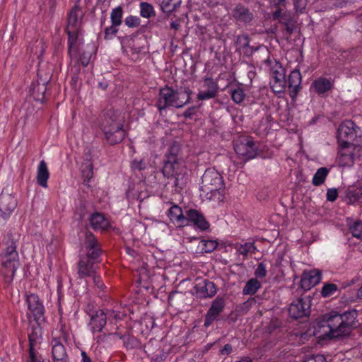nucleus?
Returning <instances> with one entry per match:
<instances>
[{"instance_id":"nucleus-64","label":"nucleus","mask_w":362,"mask_h":362,"mask_svg":"<svg viewBox=\"0 0 362 362\" xmlns=\"http://www.w3.org/2000/svg\"><path fill=\"white\" fill-rule=\"evenodd\" d=\"M83 175L85 177V180L89 181L90 179L93 177V171L92 168H90L87 173L83 170Z\"/></svg>"},{"instance_id":"nucleus-5","label":"nucleus","mask_w":362,"mask_h":362,"mask_svg":"<svg viewBox=\"0 0 362 362\" xmlns=\"http://www.w3.org/2000/svg\"><path fill=\"white\" fill-rule=\"evenodd\" d=\"M28 341L24 362H45L42 354V330L38 325L28 329Z\"/></svg>"},{"instance_id":"nucleus-10","label":"nucleus","mask_w":362,"mask_h":362,"mask_svg":"<svg viewBox=\"0 0 362 362\" xmlns=\"http://www.w3.org/2000/svg\"><path fill=\"white\" fill-rule=\"evenodd\" d=\"M84 239L81 249V255L90 257V259H98L102 250L95 236L89 230H86L83 232Z\"/></svg>"},{"instance_id":"nucleus-63","label":"nucleus","mask_w":362,"mask_h":362,"mask_svg":"<svg viewBox=\"0 0 362 362\" xmlns=\"http://www.w3.org/2000/svg\"><path fill=\"white\" fill-rule=\"evenodd\" d=\"M81 355V362H94L85 351H82Z\"/></svg>"},{"instance_id":"nucleus-45","label":"nucleus","mask_w":362,"mask_h":362,"mask_svg":"<svg viewBox=\"0 0 362 362\" xmlns=\"http://www.w3.org/2000/svg\"><path fill=\"white\" fill-rule=\"evenodd\" d=\"M204 85L208 90L218 93V83L211 78H206L204 81Z\"/></svg>"},{"instance_id":"nucleus-9","label":"nucleus","mask_w":362,"mask_h":362,"mask_svg":"<svg viewBox=\"0 0 362 362\" xmlns=\"http://www.w3.org/2000/svg\"><path fill=\"white\" fill-rule=\"evenodd\" d=\"M340 149L338 153L337 162L342 167H351L356 158L362 155V146L360 145H339Z\"/></svg>"},{"instance_id":"nucleus-30","label":"nucleus","mask_w":362,"mask_h":362,"mask_svg":"<svg viewBox=\"0 0 362 362\" xmlns=\"http://www.w3.org/2000/svg\"><path fill=\"white\" fill-rule=\"evenodd\" d=\"M182 0H160V7L161 11L169 16L173 12L177 11L182 4Z\"/></svg>"},{"instance_id":"nucleus-19","label":"nucleus","mask_w":362,"mask_h":362,"mask_svg":"<svg viewBox=\"0 0 362 362\" xmlns=\"http://www.w3.org/2000/svg\"><path fill=\"white\" fill-rule=\"evenodd\" d=\"M98 262L96 259L79 255V261L77 264L78 275L79 278L83 279L88 276H92L95 274L94 264Z\"/></svg>"},{"instance_id":"nucleus-56","label":"nucleus","mask_w":362,"mask_h":362,"mask_svg":"<svg viewBox=\"0 0 362 362\" xmlns=\"http://www.w3.org/2000/svg\"><path fill=\"white\" fill-rule=\"evenodd\" d=\"M135 339L133 337H131L129 334L126 336V338L124 339V346L127 348H133L135 345Z\"/></svg>"},{"instance_id":"nucleus-55","label":"nucleus","mask_w":362,"mask_h":362,"mask_svg":"<svg viewBox=\"0 0 362 362\" xmlns=\"http://www.w3.org/2000/svg\"><path fill=\"white\" fill-rule=\"evenodd\" d=\"M197 107L196 106H191L188 107L184 112L183 117L185 118L191 119L196 113Z\"/></svg>"},{"instance_id":"nucleus-20","label":"nucleus","mask_w":362,"mask_h":362,"mask_svg":"<svg viewBox=\"0 0 362 362\" xmlns=\"http://www.w3.org/2000/svg\"><path fill=\"white\" fill-rule=\"evenodd\" d=\"M17 206V201L11 194L1 192L0 194V213L3 218L12 214Z\"/></svg>"},{"instance_id":"nucleus-61","label":"nucleus","mask_w":362,"mask_h":362,"mask_svg":"<svg viewBox=\"0 0 362 362\" xmlns=\"http://www.w3.org/2000/svg\"><path fill=\"white\" fill-rule=\"evenodd\" d=\"M281 325V322L278 320H272L269 325V332H272L275 329L279 327Z\"/></svg>"},{"instance_id":"nucleus-27","label":"nucleus","mask_w":362,"mask_h":362,"mask_svg":"<svg viewBox=\"0 0 362 362\" xmlns=\"http://www.w3.org/2000/svg\"><path fill=\"white\" fill-rule=\"evenodd\" d=\"M333 87L334 84L330 79L322 76L313 81L311 84V88H313L319 95L325 94L331 90Z\"/></svg>"},{"instance_id":"nucleus-62","label":"nucleus","mask_w":362,"mask_h":362,"mask_svg":"<svg viewBox=\"0 0 362 362\" xmlns=\"http://www.w3.org/2000/svg\"><path fill=\"white\" fill-rule=\"evenodd\" d=\"M60 332L61 334L59 338H60L61 341L63 340L64 341L66 342L69 339L68 333L64 330L63 327H62Z\"/></svg>"},{"instance_id":"nucleus-57","label":"nucleus","mask_w":362,"mask_h":362,"mask_svg":"<svg viewBox=\"0 0 362 362\" xmlns=\"http://www.w3.org/2000/svg\"><path fill=\"white\" fill-rule=\"evenodd\" d=\"M165 358L166 354L163 350H159L158 354L152 358L151 362H163Z\"/></svg>"},{"instance_id":"nucleus-14","label":"nucleus","mask_w":362,"mask_h":362,"mask_svg":"<svg viewBox=\"0 0 362 362\" xmlns=\"http://www.w3.org/2000/svg\"><path fill=\"white\" fill-rule=\"evenodd\" d=\"M272 19L278 21L279 23L284 25V30L288 35L290 37L296 28V21L290 12L284 11L281 8L277 9L272 13Z\"/></svg>"},{"instance_id":"nucleus-53","label":"nucleus","mask_w":362,"mask_h":362,"mask_svg":"<svg viewBox=\"0 0 362 362\" xmlns=\"http://www.w3.org/2000/svg\"><path fill=\"white\" fill-rule=\"evenodd\" d=\"M90 59V53L83 52L80 54L79 62L83 65V66L85 67V66H87L88 64H89Z\"/></svg>"},{"instance_id":"nucleus-29","label":"nucleus","mask_w":362,"mask_h":362,"mask_svg":"<svg viewBox=\"0 0 362 362\" xmlns=\"http://www.w3.org/2000/svg\"><path fill=\"white\" fill-rule=\"evenodd\" d=\"M89 221L91 228L95 230H105L109 226L108 221L99 212L92 214L89 217Z\"/></svg>"},{"instance_id":"nucleus-50","label":"nucleus","mask_w":362,"mask_h":362,"mask_svg":"<svg viewBox=\"0 0 362 362\" xmlns=\"http://www.w3.org/2000/svg\"><path fill=\"white\" fill-rule=\"evenodd\" d=\"M250 39L247 35L237 36L235 44L242 45L243 47L249 46Z\"/></svg>"},{"instance_id":"nucleus-1","label":"nucleus","mask_w":362,"mask_h":362,"mask_svg":"<svg viewBox=\"0 0 362 362\" xmlns=\"http://www.w3.org/2000/svg\"><path fill=\"white\" fill-rule=\"evenodd\" d=\"M358 312L355 309L339 313L332 310L322 316L315 327L314 334L320 339L347 336L358 325Z\"/></svg>"},{"instance_id":"nucleus-37","label":"nucleus","mask_w":362,"mask_h":362,"mask_svg":"<svg viewBox=\"0 0 362 362\" xmlns=\"http://www.w3.org/2000/svg\"><path fill=\"white\" fill-rule=\"evenodd\" d=\"M329 173V169L325 167H322L317 169L315 173L312 183L314 186H320L324 183L327 175Z\"/></svg>"},{"instance_id":"nucleus-23","label":"nucleus","mask_w":362,"mask_h":362,"mask_svg":"<svg viewBox=\"0 0 362 362\" xmlns=\"http://www.w3.org/2000/svg\"><path fill=\"white\" fill-rule=\"evenodd\" d=\"M52 362H58L69 358L66 350L62 344L60 338H52Z\"/></svg>"},{"instance_id":"nucleus-6","label":"nucleus","mask_w":362,"mask_h":362,"mask_svg":"<svg viewBox=\"0 0 362 362\" xmlns=\"http://www.w3.org/2000/svg\"><path fill=\"white\" fill-rule=\"evenodd\" d=\"M101 129L105 135V139L110 145L122 142L125 136L122 124L116 119L115 116H110L109 113L105 116Z\"/></svg>"},{"instance_id":"nucleus-22","label":"nucleus","mask_w":362,"mask_h":362,"mask_svg":"<svg viewBox=\"0 0 362 362\" xmlns=\"http://www.w3.org/2000/svg\"><path fill=\"white\" fill-rule=\"evenodd\" d=\"M185 218L187 219V226L190 223H193L197 228L205 230L209 228V223L204 218V215L196 209H189L186 211Z\"/></svg>"},{"instance_id":"nucleus-2","label":"nucleus","mask_w":362,"mask_h":362,"mask_svg":"<svg viewBox=\"0 0 362 362\" xmlns=\"http://www.w3.org/2000/svg\"><path fill=\"white\" fill-rule=\"evenodd\" d=\"M192 91L189 88L174 90L172 87L165 86L159 90L156 106L161 113L169 107H183L189 103Z\"/></svg>"},{"instance_id":"nucleus-49","label":"nucleus","mask_w":362,"mask_h":362,"mask_svg":"<svg viewBox=\"0 0 362 362\" xmlns=\"http://www.w3.org/2000/svg\"><path fill=\"white\" fill-rule=\"evenodd\" d=\"M132 168L134 170H138L139 171H141L147 168V164L143 159H134L132 163Z\"/></svg>"},{"instance_id":"nucleus-3","label":"nucleus","mask_w":362,"mask_h":362,"mask_svg":"<svg viewBox=\"0 0 362 362\" xmlns=\"http://www.w3.org/2000/svg\"><path fill=\"white\" fill-rule=\"evenodd\" d=\"M202 195L206 199L222 201L224 197V182L221 174L214 168H207L202 177Z\"/></svg>"},{"instance_id":"nucleus-47","label":"nucleus","mask_w":362,"mask_h":362,"mask_svg":"<svg viewBox=\"0 0 362 362\" xmlns=\"http://www.w3.org/2000/svg\"><path fill=\"white\" fill-rule=\"evenodd\" d=\"M118 25H114L112 23L111 26L107 27L105 29V39H112L118 32V29L117 28Z\"/></svg>"},{"instance_id":"nucleus-34","label":"nucleus","mask_w":362,"mask_h":362,"mask_svg":"<svg viewBox=\"0 0 362 362\" xmlns=\"http://www.w3.org/2000/svg\"><path fill=\"white\" fill-rule=\"evenodd\" d=\"M261 288L260 282L256 278L249 279L243 289V295H254Z\"/></svg>"},{"instance_id":"nucleus-8","label":"nucleus","mask_w":362,"mask_h":362,"mask_svg":"<svg viewBox=\"0 0 362 362\" xmlns=\"http://www.w3.org/2000/svg\"><path fill=\"white\" fill-rule=\"evenodd\" d=\"M233 147L238 156L247 160L254 158L257 154V146L251 137L241 136L234 141Z\"/></svg>"},{"instance_id":"nucleus-16","label":"nucleus","mask_w":362,"mask_h":362,"mask_svg":"<svg viewBox=\"0 0 362 362\" xmlns=\"http://www.w3.org/2000/svg\"><path fill=\"white\" fill-rule=\"evenodd\" d=\"M226 306L225 298L217 296L211 303V307L204 317V327H209L214 320L223 313Z\"/></svg>"},{"instance_id":"nucleus-17","label":"nucleus","mask_w":362,"mask_h":362,"mask_svg":"<svg viewBox=\"0 0 362 362\" xmlns=\"http://www.w3.org/2000/svg\"><path fill=\"white\" fill-rule=\"evenodd\" d=\"M310 313V303L308 299L298 298L293 301L288 308L289 316L293 319L307 317Z\"/></svg>"},{"instance_id":"nucleus-11","label":"nucleus","mask_w":362,"mask_h":362,"mask_svg":"<svg viewBox=\"0 0 362 362\" xmlns=\"http://www.w3.org/2000/svg\"><path fill=\"white\" fill-rule=\"evenodd\" d=\"M18 255L13 246L6 248L1 256V265L5 269V274L13 277L18 265Z\"/></svg>"},{"instance_id":"nucleus-31","label":"nucleus","mask_w":362,"mask_h":362,"mask_svg":"<svg viewBox=\"0 0 362 362\" xmlns=\"http://www.w3.org/2000/svg\"><path fill=\"white\" fill-rule=\"evenodd\" d=\"M81 16V10L78 6H74L70 11L67 18L66 29H78L79 18Z\"/></svg>"},{"instance_id":"nucleus-39","label":"nucleus","mask_w":362,"mask_h":362,"mask_svg":"<svg viewBox=\"0 0 362 362\" xmlns=\"http://www.w3.org/2000/svg\"><path fill=\"white\" fill-rule=\"evenodd\" d=\"M140 14L142 17L149 18L156 15L153 6L147 2L140 4Z\"/></svg>"},{"instance_id":"nucleus-38","label":"nucleus","mask_w":362,"mask_h":362,"mask_svg":"<svg viewBox=\"0 0 362 362\" xmlns=\"http://www.w3.org/2000/svg\"><path fill=\"white\" fill-rule=\"evenodd\" d=\"M346 197L350 202H358L362 204V186L354 189H349L346 193Z\"/></svg>"},{"instance_id":"nucleus-18","label":"nucleus","mask_w":362,"mask_h":362,"mask_svg":"<svg viewBox=\"0 0 362 362\" xmlns=\"http://www.w3.org/2000/svg\"><path fill=\"white\" fill-rule=\"evenodd\" d=\"M197 298L204 299L214 297L217 293L216 285L208 279H204L194 286Z\"/></svg>"},{"instance_id":"nucleus-13","label":"nucleus","mask_w":362,"mask_h":362,"mask_svg":"<svg viewBox=\"0 0 362 362\" xmlns=\"http://www.w3.org/2000/svg\"><path fill=\"white\" fill-rule=\"evenodd\" d=\"M26 301L29 311L27 313L28 319L33 316L35 321V324L33 325L31 327L37 325L40 327L38 321L43 317L44 308L39 297L35 294H30L27 296Z\"/></svg>"},{"instance_id":"nucleus-15","label":"nucleus","mask_w":362,"mask_h":362,"mask_svg":"<svg viewBox=\"0 0 362 362\" xmlns=\"http://www.w3.org/2000/svg\"><path fill=\"white\" fill-rule=\"evenodd\" d=\"M233 21L240 25H250L254 20V14L250 9L241 3L236 4L231 11Z\"/></svg>"},{"instance_id":"nucleus-42","label":"nucleus","mask_w":362,"mask_h":362,"mask_svg":"<svg viewBox=\"0 0 362 362\" xmlns=\"http://www.w3.org/2000/svg\"><path fill=\"white\" fill-rule=\"evenodd\" d=\"M202 250L205 253L212 252L216 250L218 245V243L212 240H202Z\"/></svg>"},{"instance_id":"nucleus-40","label":"nucleus","mask_w":362,"mask_h":362,"mask_svg":"<svg viewBox=\"0 0 362 362\" xmlns=\"http://www.w3.org/2000/svg\"><path fill=\"white\" fill-rule=\"evenodd\" d=\"M349 230L352 235L356 238L362 239V221H356L349 224Z\"/></svg>"},{"instance_id":"nucleus-60","label":"nucleus","mask_w":362,"mask_h":362,"mask_svg":"<svg viewBox=\"0 0 362 362\" xmlns=\"http://www.w3.org/2000/svg\"><path fill=\"white\" fill-rule=\"evenodd\" d=\"M325 359L322 355H317L315 356L308 358L305 362H325Z\"/></svg>"},{"instance_id":"nucleus-26","label":"nucleus","mask_w":362,"mask_h":362,"mask_svg":"<svg viewBox=\"0 0 362 362\" xmlns=\"http://www.w3.org/2000/svg\"><path fill=\"white\" fill-rule=\"evenodd\" d=\"M168 216L170 220L176 225L177 227L182 228L187 226L185 214H183L182 208L178 205L173 204L169 209Z\"/></svg>"},{"instance_id":"nucleus-59","label":"nucleus","mask_w":362,"mask_h":362,"mask_svg":"<svg viewBox=\"0 0 362 362\" xmlns=\"http://www.w3.org/2000/svg\"><path fill=\"white\" fill-rule=\"evenodd\" d=\"M233 351V346L230 344H226L220 349L219 352L221 355H229Z\"/></svg>"},{"instance_id":"nucleus-33","label":"nucleus","mask_w":362,"mask_h":362,"mask_svg":"<svg viewBox=\"0 0 362 362\" xmlns=\"http://www.w3.org/2000/svg\"><path fill=\"white\" fill-rule=\"evenodd\" d=\"M66 33L68 35V53L72 57L76 52L74 49V45L78 39V29H66Z\"/></svg>"},{"instance_id":"nucleus-36","label":"nucleus","mask_w":362,"mask_h":362,"mask_svg":"<svg viewBox=\"0 0 362 362\" xmlns=\"http://www.w3.org/2000/svg\"><path fill=\"white\" fill-rule=\"evenodd\" d=\"M231 98L236 104H240L245 98V93L243 87L236 86L235 88H231L230 90Z\"/></svg>"},{"instance_id":"nucleus-54","label":"nucleus","mask_w":362,"mask_h":362,"mask_svg":"<svg viewBox=\"0 0 362 362\" xmlns=\"http://www.w3.org/2000/svg\"><path fill=\"white\" fill-rule=\"evenodd\" d=\"M93 277V283L95 284V286L98 288L101 291H104V288H105L103 282V280L102 279L100 278V276H95V274H93V276H92Z\"/></svg>"},{"instance_id":"nucleus-25","label":"nucleus","mask_w":362,"mask_h":362,"mask_svg":"<svg viewBox=\"0 0 362 362\" xmlns=\"http://www.w3.org/2000/svg\"><path fill=\"white\" fill-rule=\"evenodd\" d=\"M47 81L46 80L41 81L37 80L33 82L29 88V95L33 97L36 101L43 102L47 91Z\"/></svg>"},{"instance_id":"nucleus-4","label":"nucleus","mask_w":362,"mask_h":362,"mask_svg":"<svg viewBox=\"0 0 362 362\" xmlns=\"http://www.w3.org/2000/svg\"><path fill=\"white\" fill-rule=\"evenodd\" d=\"M184 165L182 157L181 145L174 141L169 147L162 168V173L168 178L175 177V186L180 185L179 176L182 175Z\"/></svg>"},{"instance_id":"nucleus-21","label":"nucleus","mask_w":362,"mask_h":362,"mask_svg":"<svg viewBox=\"0 0 362 362\" xmlns=\"http://www.w3.org/2000/svg\"><path fill=\"white\" fill-rule=\"evenodd\" d=\"M321 276L322 273L318 269L304 272L300 279V287L305 291L310 290L320 281Z\"/></svg>"},{"instance_id":"nucleus-41","label":"nucleus","mask_w":362,"mask_h":362,"mask_svg":"<svg viewBox=\"0 0 362 362\" xmlns=\"http://www.w3.org/2000/svg\"><path fill=\"white\" fill-rule=\"evenodd\" d=\"M122 9L120 6L114 8L111 12V22L114 25H119L122 23Z\"/></svg>"},{"instance_id":"nucleus-46","label":"nucleus","mask_w":362,"mask_h":362,"mask_svg":"<svg viewBox=\"0 0 362 362\" xmlns=\"http://www.w3.org/2000/svg\"><path fill=\"white\" fill-rule=\"evenodd\" d=\"M217 93H216V92H214V91H211L209 90H207L206 91H200L197 94V98L199 100H209V99L215 98L216 96Z\"/></svg>"},{"instance_id":"nucleus-58","label":"nucleus","mask_w":362,"mask_h":362,"mask_svg":"<svg viewBox=\"0 0 362 362\" xmlns=\"http://www.w3.org/2000/svg\"><path fill=\"white\" fill-rule=\"evenodd\" d=\"M105 314L107 315V317H108L109 318H113L115 320H121L122 319L120 313L118 311H115L114 310H107V311Z\"/></svg>"},{"instance_id":"nucleus-48","label":"nucleus","mask_w":362,"mask_h":362,"mask_svg":"<svg viewBox=\"0 0 362 362\" xmlns=\"http://www.w3.org/2000/svg\"><path fill=\"white\" fill-rule=\"evenodd\" d=\"M125 24L129 28L138 27L140 24V19L138 17L129 16L125 18Z\"/></svg>"},{"instance_id":"nucleus-28","label":"nucleus","mask_w":362,"mask_h":362,"mask_svg":"<svg viewBox=\"0 0 362 362\" xmlns=\"http://www.w3.org/2000/svg\"><path fill=\"white\" fill-rule=\"evenodd\" d=\"M107 322V315L103 310H98L90 317V325L93 332H101Z\"/></svg>"},{"instance_id":"nucleus-7","label":"nucleus","mask_w":362,"mask_h":362,"mask_svg":"<svg viewBox=\"0 0 362 362\" xmlns=\"http://www.w3.org/2000/svg\"><path fill=\"white\" fill-rule=\"evenodd\" d=\"M360 129L351 120H345L337 129V138L339 145H356L354 141H357L359 135Z\"/></svg>"},{"instance_id":"nucleus-32","label":"nucleus","mask_w":362,"mask_h":362,"mask_svg":"<svg viewBox=\"0 0 362 362\" xmlns=\"http://www.w3.org/2000/svg\"><path fill=\"white\" fill-rule=\"evenodd\" d=\"M49 175L46 163L44 160L40 161L37 175V181L38 185L42 187H47Z\"/></svg>"},{"instance_id":"nucleus-12","label":"nucleus","mask_w":362,"mask_h":362,"mask_svg":"<svg viewBox=\"0 0 362 362\" xmlns=\"http://www.w3.org/2000/svg\"><path fill=\"white\" fill-rule=\"evenodd\" d=\"M272 80L269 83L272 90L275 94L283 93L286 86V76L282 66L276 63V68L271 71Z\"/></svg>"},{"instance_id":"nucleus-44","label":"nucleus","mask_w":362,"mask_h":362,"mask_svg":"<svg viewBox=\"0 0 362 362\" xmlns=\"http://www.w3.org/2000/svg\"><path fill=\"white\" fill-rule=\"evenodd\" d=\"M266 266L263 262H260L257 264V267L255 271V276L257 278H264L267 276Z\"/></svg>"},{"instance_id":"nucleus-24","label":"nucleus","mask_w":362,"mask_h":362,"mask_svg":"<svg viewBox=\"0 0 362 362\" xmlns=\"http://www.w3.org/2000/svg\"><path fill=\"white\" fill-rule=\"evenodd\" d=\"M301 74L298 69H294L291 71L288 78V90L289 95L292 99H295L300 91L301 87Z\"/></svg>"},{"instance_id":"nucleus-52","label":"nucleus","mask_w":362,"mask_h":362,"mask_svg":"<svg viewBox=\"0 0 362 362\" xmlns=\"http://www.w3.org/2000/svg\"><path fill=\"white\" fill-rule=\"evenodd\" d=\"M338 197L337 189L335 188L328 189L327 192V199L330 202H334Z\"/></svg>"},{"instance_id":"nucleus-35","label":"nucleus","mask_w":362,"mask_h":362,"mask_svg":"<svg viewBox=\"0 0 362 362\" xmlns=\"http://www.w3.org/2000/svg\"><path fill=\"white\" fill-rule=\"evenodd\" d=\"M235 248L238 254L244 257H247L249 253H254L257 249L254 243H237Z\"/></svg>"},{"instance_id":"nucleus-43","label":"nucleus","mask_w":362,"mask_h":362,"mask_svg":"<svg viewBox=\"0 0 362 362\" xmlns=\"http://www.w3.org/2000/svg\"><path fill=\"white\" fill-rule=\"evenodd\" d=\"M338 289V287L334 284H326L322 288L321 295L324 298L332 296Z\"/></svg>"},{"instance_id":"nucleus-51","label":"nucleus","mask_w":362,"mask_h":362,"mask_svg":"<svg viewBox=\"0 0 362 362\" xmlns=\"http://www.w3.org/2000/svg\"><path fill=\"white\" fill-rule=\"evenodd\" d=\"M307 0H294L293 4L296 11L302 12L305 8Z\"/></svg>"}]
</instances>
